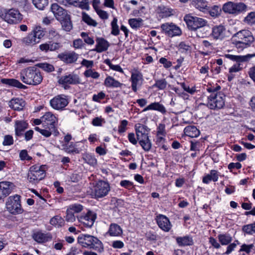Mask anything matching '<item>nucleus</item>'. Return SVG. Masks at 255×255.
Masks as SVG:
<instances>
[{
    "label": "nucleus",
    "mask_w": 255,
    "mask_h": 255,
    "mask_svg": "<svg viewBox=\"0 0 255 255\" xmlns=\"http://www.w3.org/2000/svg\"><path fill=\"white\" fill-rule=\"evenodd\" d=\"M19 79L25 84L37 86L42 82L43 76L40 70L35 65L21 70Z\"/></svg>",
    "instance_id": "obj_1"
},
{
    "label": "nucleus",
    "mask_w": 255,
    "mask_h": 255,
    "mask_svg": "<svg viewBox=\"0 0 255 255\" xmlns=\"http://www.w3.org/2000/svg\"><path fill=\"white\" fill-rule=\"evenodd\" d=\"M221 89L220 86L208 87L207 91L211 94L208 97L207 106L211 109H220L225 105V95L216 92Z\"/></svg>",
    "instance_id": "obj_2"
},
{
    "label": "nucleus",
    "mask_w": 255,
    "mask_h": 255,
    "mask_svg": "<svg viewBox=\"0 0 255 255\" xmlns=\"http://www.w3.org/2000/svg\"><path fill=\"white\" fill-rule=\"evenodd\" d=\"M78 243L83 247L93 249L99 253L104 251L102 242L97 237L89 234H81L78 237Z\"/></svg>",
    "instance_id": "obj_3"
},
{
    "label": "nucleus",
    "mask_w": 255,
    "mask_h": 255,
    "mask_svg": "<svg viewBox=\"0 0 255 255\" xmlns=\"http://www.w3.org/2000/svg\"><path fill=\"white\" fill-rule=\"evenodd\" d=\"M46 165L31 166L27 174L28 182L33 185H36L46 176Z\"/></svg>",
    "instance_id": "obj_4"
},
{
    "label": "nucleus",
    "mask_w": 255,
    "mask_h": 255,
    "mask_svg": "<svg viewBox=\"0 0 255 255\" xmlns=\"http://www.w3.org/2000/svg\"><path fill=\"white\" fill-rule=\"evenodd\" d=\"M184 20L188 28L192 31L197 30L207 24V21L206 19L193 16L191 14L185 15L184 17Z\"/></svg>",
    "instance_id": "obj_5"
},
{
    "label": "nucleus",
    "mask_w": 255,
    "mask_h": 255,
    "mask_svg": "<svg viewBox=\"0 0 255 255\" xmlns=\"http://www.w3.org/2000/svg\"><path fill=\"white\" fill-rule=\"evenodd\" d=\"M7 210L13 215L21 214L23 212L20 204V196L18 195L10 196L6 203Z\"/></svg>",
    "instance_id": "obj_6"
},
{
    "label": "nucleus",
    "mask_w": 255,
    "mask_h": 255,
    "mask_svg": "<svg viewBox=\"0 0 255 255\" xmlns=\"http://www.w3.org/2000/svg\"><path fill=\"white\" fill-rule=\"evenodd\" d=\"M110 190L109 184L106 181L100 180L94 187L93 193L97 198L106 196Z\"/></svg>",
    "instance_id": "obj_7"
},
{
    "label": "nucleus",
    "mask_w": 255,
    "mask_h": 255,
    "mask_svg": "<svg viewBox=\"0 0 255 255\" xmlns=\"http://www.w3.org/2000/svg\"><path fill=\"white\" fill-rule=\"evenodd\" d=\"M79 222L86 228H91L97 218V214L94 212L88 211L77 217Z\"/></svg>",
    "instance_id": "obj_8"
},
{
    "label": "nucleus",
    "mask_w": 255,
    "mask_h": 255,
    "mask_svg": "<svg viewBox=\"0 0 255 255\" xmlns=\"http://www.w3.org/2000/svg\"><path fill=\"white\" fill-rule=\"evenodd\" d=\"M3 16V19L9 24H17L22 19V16L18 10L10 9L6 11Z\"/></svg>",
    "instance_id": "obj_9"
},
{
    "label": "nucleus",
    "mask_w": 255,
    "mask_h": 255,
    "mask_svg": "<svg viewBox=\"0 0 255 255\" xmlns=\"http://www.w3.org/2000/svg\"><path fill=\"white\" fill-rule=\"evenodd\" d=\"M232 39L244 42L245 44H251L254 41V37L250 30L243 29L235 33Z\"/></svg>",
    "instance_id": "obj_10"
},
{
    "label": "nucleus",
    "mask_w": 255,
    "mask_h": 255,
    "mask_svg": "<svg viewBox=\"0 0 255 255\" xmlns=\"http://www.w3.org/2000/svg\"><path fill=\"white\" fill-rule=\"evenodd\" d=\"M131 87L132 91L136 93L142 85L143 81L142 75L137 70H133L131 71Z\"/></svg>",
    "instance_id": "obj_11"
},
{
    "label": "nucleus",
    "mask_w": 255,
    "mask_h": 255,
    "mask_svg": "<svg viewBox=\"0 0 255 255\" xmlns=\"http://www.w3.org/2000/svg\"><path fill=\"white\" fill-rule=\"evenodd\" d=\"M162 30L168 36L173 37L180 35L182 33L181 29L173 23H165L161 25Z\"/></svg>",
    "instance_id": "obj_12"
},
{
    "label": "nucleus",
    "mask_w": 255,
    "mask_h": 255,
    "mask_svg": "<svg viewBox=\"0 0 255 255\" xmlns=\"http://www.w3.org/2000/svg\"><path fill=\"white\" fill-rule=\"evenodd\" d=\"M51 106L57 110H62L69 103L66 96L64 95H58L50 101Z\"/></svg>",
    "instance_id": "obj_13"
},
{
    "label": "nucleus",
    "mask_w": 255,
    "mask_h": 255,
    "mask_svg": "<svg viewBox=\"0 0 255 255\" xmlns=\"http://www.w3.org/2000/svg\"><path fill=\"white\" fill-rule=\"evenodd\" d=\"M59 84L63 85L64 88L69 85H77L80 83V79L78 75L75 74L62 76L58 80Z\"/></svg>",
    "instance_id": "obj_14"
},
{
    "label": "nucleus",
    "mask_w": 255,
    "mask_h": 255,
    "mask_svg": "<svg viewBox=\"0 0 255 255\" xmlns=\"http://www.w3.org/2000/svg\"><path fill=\"white\" fill-rule=\"evenodd\" d=\"M79 57V55L74 51L64 52L59 54L57 58L64 63L69 64L75 63Z\"/></svg>",
    "instance_id": "obj_15"
},
{
    "label": "nucleus",
    "mask_w": 255,
    "mask_h": 255,
    "mask_svg": "<svg viewBox=\"0 0 255 255\" xmlns=\"http://www.w3.org/2000/svg\"><path fill=\"white\" fill-rule=\"evenodd\" d=\"M42 120L45 126L48 128L51 129H55V124L57 122V119L54 115L50 112H47L42 117Z\"/></svg>",
    "instance_id": "obj_16"
},
{
    "label": "nucleus",
    "mask_w": 255,
    "mask_h": 255,
    "mask_svg": "<svg viewBox=\"0 0 255 255\" xmlns=\"http://www.w3.org/2000/svg\"><path fill=\"white\" fill-rule=\"evenodd\" d=\"M156 221L158 227L165 232H168L171 228L172 225L169 220L165 215L160 214L157 216Z\"/></svg>",
    "instance_id": "obj_17"
},
{
    "label": "nucleus",
    "mask_w": 255,
    "mask_h": 255,
    "mask_svg": "<svg viewBox=\"0 0 255 255\" xmlns=\"http://www.w3.org/2000/svg\"><path fill=\"white\" fill-rule=\"evenodd\" d=\"M12 184L8 181L0 182V200L3 199L11 193Z\"/></svg>",
    "instance_id": "obj_18"
},
{
    "label": "nucleus",
    "mask_w": 255,
    "mask_h": 255,
    "mask_svg": "<svg viewBox=\"0 0 255 255\" xmlns=\"http://www.w3.org/2000/svg\"><path fill=\"white\" fill-rule=\"evenodd\" d=\"M50 8L51 11L58 20L63 18L64 16H65L66 14H68L66 10L56 3L52 4Z\"/></svg>",
    "instance_id": "obj_19"
},
{
    "label": "nucleus",
    "mask_w": 255,
    "mask_h": 255,
    "mask_svg": "<svg viewBox=\"0 0 255 255\" xmlns=\"http://www.w3.org/2000/svg\"><path fill=\"white\" fill-rule=\"evenodd\" d=\"M8 105L13 110L20 111L25 107V102L22 99L13 98L9 102Z\"/></svg>",
    "instance_id": "obj_20"
},
{
    "label": "nucleus",
    "mask_w": 255,
    "mask_h": 255,
    "mask_svg": "<svg viewBox=\"0 0 255 255\" xmlns=\"http://www.w3.org/2000/svg\"><path fill=\"white\" fill-rule=\"evenodd\" d=\"M0 82L3 84L20 89H26L27 88L26 86L22 84L18 80L15 79L2 78L0 80Z\"/></svg>",
    "instance_id": "obj_21"
},
{
    "label": "nucleus",
    "mask_w": 255,
    "mask_h": 255,
    "mask_svg": "<svg viewBox=\"0 0 255 255\" xmlns=\"http://www.w3.org/2000/svg\"><path fill=\"white\" fill-rule=\"evenodd\" d=\"M32 237L33 239L38 243H44L52 239V236L50 233L45 234L41 232L34 233Z\"/></svg>",
    "instance_id": "obj_22"
},
{
    "label": "nucleus",
    "mask_w": 255,
    "mask_h": 255,
    "mask_svg": "<svg viewBox=\"0 0 255 255\" xmlns=\"http://www.w3.org/2000/svg\"><path fill=\"white\" fill-rule=\"evenodd\" d=\"M137 138L148 135L150 129L145 125L136 124L134 126Z\"/></svg>",
    "instance_id": "obj_23"
},
{
    "label": "nucleus",
    "mask_w": 255,
    "mask_h": 255,
    "mask_svg": "<svg viewBox=\"0 0 255 255\" xmlns=\"http://www.w3.org/2000/svg\"><path fill=\"white\" fill-rule=\"evenodd\" d=\"M191 3L196 9L204 13L209 9V3L206 0H192Z\"/></svg>",
    "instance_id": "obj_24"
},
{
    "label": "nucleus",
    "mask_w": 255,
    "mask_h": 255,
    "mask_svg": "<svg viewBox=\"0 0 255 255\" xmlns=\"http://www.w3.org/2000/svg\"><path fill=\"white\" fill-rule=\"evenodd\" d=\"M149 110L157 111L162 114H164L166 113L165 107L162 104L158 102L151 103L142 110V112Z\"/></svg>",
    "instance_id": "obj_25"
},
{
    "label": "nucleus",
    "mask_w": 255,
    "mask_h": 255,
    "mask_svg": "<svg viewBox=\"0 0 255 255\" xmlns=\"http://www.w3.org/2000/svg\"><path fill=\"white\" fill-rule=\"evenodd\" d=\"M212 35L215 39H222L225 36V28L222 25L214 27L212 29Z\"/></svg>",
    "instance_id": "obj_26"
},
{
    "label": "nucleus",
    "mask_w": 255,
    "mask_h": 255,
    "mask_svg": "<svg viewBox=\"0 0 255 255\" xmlns=\"http://www.w3.org/2000/svg\"><path fill=\"white\" fill-rule=\"evenodd\" d=\"M96 42L97 44L96 45V48L94 49V51L98 53L106 51L109 46L108 42L103 38H97Z\"/></svg>",
    "instance_id": "obj_27"
},
{
    "label": "nucleus",
    "mask_w": 255,
    "mask_h": 255,
    "mask_svg": "<svg viewBox=\"0 0 255 255\" xmlns=\"http://www.w3.org/2000/svg\"><path fill=\"white\" fill-rule=\"evenodd\" d=\"M66 1L69 5L80 7L82 9L88 10L89 8V0H66Z\"/></svg>",
    "instance_id": "obj_28"
},
{
    "label": "nucleus",
    "mask_w": 255,
    "mask_h": 255,
    "mask_svg": "<svg viewBox=\"0 0 255 255\" xmlns=\"http://www.w3.org/2000/svg\"><path fill=\"white\" fill-rule=\"evenodd\" d=\"M28 124L23 121H16L15 123V135L20 136L23 135L24 131L27 128Z\"/></svg>",
    "instance_id": "obj_29"
},
{
    "label": "nucleus",
    "mask_w": 255,
    "mask_h": 255,
    "mask_svg": "<svg viewBox=\"0 0 255 255\" xmlns=\"http://www.w3.org/2000/svg\"><path fill=\"white\" fill-rule=\"evenodd\" d=\"M61 24L62 29L66 31H70L73 28L70 15L68 13L63 18L58 20Z\"/></svg>",
    "instance_id": "obj_30"
},
{
    "label": "nucleus",
    "mask_w": 255,
    "mask_h": 255,
    "mask_svg": "<svg viewBox=\"0 0 255 255\" xmlns=\"http://www.w3.org/2000/svg\"><path fill=\"white\" fill-rule=\"evenodd\" d=\"M138 141L142 148L146 152L149 151L152 146V143L149 136H144L137 138Z\"/></svg>",
    "instance_id": "obj_31"
},
{
    "label": "nucleus",
    "mask_w": 255,
    "mask_h": 255,
    "mask_svg": "<svg viewBox=\"0 0 255 255\" xmlns=\"http://www.w3.org/2000/svg\"><path fill=\"white\" fill-rule=\"evenodd\" d=\"M184 134L190 137H197L200 135V130L194 126H189L185 128Z\"/></svg>",
    "instance_id": "obj_32"
},
{
    "label": "nucleus",
    "mask_w": 255,
    "mask_h": 255,
    "mask_svg": "<svg viewBox=\"0 0 255 255\" xmlns=\"http://www.w3.org/2000/svg\"><path fill=\"white\" fill-rule=\"evenodd\" d=\"M63 149L68 153L78 154L81 150L77 147L76 143L73 142L64 143L62 145Z\"/></svg>",
    "instance_id": "obj_33"
},
{
    "label": "nucleus",
    "mask_w": 255,
    "mask_h": 255,
    "mask_svg": "<svg viewBox=\"0 0 255 255\" xmlns=\"http://www.w3.org/2000/svg\"><path fill=\"white\" fill-rule=\"evenodd\" d=\"M122 233V229L121 227L117 224L113 223L110 226L107 234L110 236H119Z\"/></svg>",
    "instance_id": "obj_34"
},
{
    "label": "nucleus",
    "mask_w": 255,
    "mask_h": 255,
    "mask_svg": "<svg viewBox=\"0 0 255 255\" xmlns=\"http://www.w3.org/2000/svg\"><path fill=\"white\" fill-rule=\"evenodd\" d=\"M219 178V173L216 170H211L210 174L205 176L203 178V182L208 184L211 181H217Z\"/></svg>",
    "instance_id": "obj_35"
},
{
    "label": "nucleus",
    "mask_w": 255,
    "mask_h": 255,
    "mask_svg": "<svg viewBox=\"0 0 255 255\" xmlns=\"http://www.w3.org/2000/svg\"><path fill=\"white\" fill-rule=\"evenodd\" d=\"M176 241L180 246H191L193 244L192 238L189 236L177 237Z\"/></svg>",
    "instance_id": "obj_36"
},
{
    "label": "nucleus",
    "mask_w": 255,
    "mask_h": 255,
    "mask_svg": "<svg viewBox=\"0 0 255 255\" xmlns=\"http://www.w3.org/2000/svg\"><path fill=\"white\" fill-rule=\"evenodd\" d=\"M218 239L221 245L223 246L228 245L232 241V237L230 234H222L218 236Z\"/></svg>",
    "instance_id": "obj_37"
},
{
    "label": "nucleus",
    "mask_w": 255,
    "mask_h": 255,
    "mask_svg": "<svg viewBox=\"0 0 255 255\" xmlns=\"http://www.w3.org/2000/svg\"><path fill=\"white\" fill-rule=\"evenodd\" d=\"M105 85L107 87L117 88L120 87L121 84L111 76L107 77L104 82Z\"/></svg>",
    "instance_id": "obj_38"
},
{
    "label": "nucleus",
    "mask_w": 255,
    "mask_h": 255,
    "mask_svg": "<svg viewBox=\"0 0 255 255\" xmlns=\"http://www.w3.org/2000/svg\"><path fill=\"white\" fill-rule=\"evenodd\" d=\"M84 161L91 166H94L97 164V160L95 156L90 153H85L83 155Z\"/></svg>",
    "instance_id": "obj_39"
},
{
    "label": "nucleus",
    "mask_w": 255,
    "mask_h": 255,
    "mask_svg": "<svg viewBox=\"0 0 255 255\" xmlns=\"http://www.w3.org/2000/svg\"><path fill=\"white\" fill-rule=\"evenodd\" d=\"M22 42L27 45H34L38 43V40H36L32 32H31L26 37L23 38Z\"/></svg>",
    "instance_id": "obj_40"
},
{
    "label": "nucleus",
    "mask_w": 255,
    "mask_h": 255,
    "mask_svg": "<svg viewBox=\"0 0 255 255\" xmlns=\"http://www.w3.org/2000/svg\"><path fill=\"white\" fill-rule=\"evenodd\" d=\"M222 9L226 13L235 14V3L232 1L227 2L223 5Z\"/></svg>",
    "instance_id": "obj_41"
},
{
    "label": "nucleus",
    "mask_w": 255,
    "mask_h": 255,
    "mask_svg": "<svg viewBox=\"0 0 255 255\" xmlns=\"http://www.w3.org/2000/svg\"><path fill=\"white\" fill-rule=\"evenodd\" d=\"M244 22L249 25L255 24V11L249 13L243 20Z\"/></svg>",
    "instance_id": "obj_42"
},
{
    "label": "nucleus",
    "mask_w": 255,
    "mask_h": 255,
    "mask_svg": "<svg viewBox=\"0 0 255 255\" xmlns=\"http://www.w3.org/2000/svg\"><path fill=\"white\" fill-rule=\"evenodd\" d=\"M242 231L246 234L252 235L255 233V222L243 226Z\"/></svg>",
    "instance_id": "obj_43"
},
{
    "label": "nucleus",
    "mask_w": 255,
    "mask_h": 255,
    "mask_svg": "<svg viewBox=\"0 0 255 255\" xmlns=\"http://www.w3.org/2000/svg\"><path fill=\"white\" fill-rule=\"evenodd\" d=\"M37 67H39L45 72H51L55 70L54 67L53 65L47 63H40L36 65Z\"/></svg>",
    "instance_id": "obj_44"
},
{
    "label": "nucleus",
    "mask_w": 255,
    "mask_h": 255,
    "mask_svg": "<svg viewBox=\"0 0 255 255\" xmlns=\"http://www.w3.org/2000/svg\"><path fill=\"white\" fill-rule=\"evenodd\" d=\"M221 12V8L219 6L214 5L211 7L209 6V9L207 10V12L212 17H217L220 14Z\"/></svg>",
    "instance_id": "obj_45"
},
{
    "label": "nucleus",
    "mask_w": 255,
    "mask_h": 255,
    "mask_svg": "<svg viewBox=\"0 0 255 255\" xmlns=\"http://www.w3.org/2000/svg\"><path fill=\"white\" fill-rule=\"evenodd\" d=\"M143 20L140 18H131L128 20V23L131 28L137 29L142 25Z\"/></svg>",
    "instance_id": "obj_46"
},
{
    "label": "nucleus",
    "mask_w": 255,
    "mask_h": 255,
    "mask_svg": "<svg viewBox=\"0 0 255 255\" xmlns=\"http://www.w3.org/2000/svg\"><path fill=\"white\" fill-rule=\"evenodd\" d=\"M50 223L53 226L62 227L64 224V221L61 217L56 216L51 219Z\"/></svg>",
    "instance_id": "obj_47"
},
{
    "label": "nucleus",
    "mask_w": 255,
    "mask_h": 255,
    "mask_svg": "<svg viewBox=\"0 0 255 255\" xmlns=\"http://www.w3.org/2000/svg\"><path fill=\"white\" fill-rule=\"evenodd\" d=\"M82 20L89 25L96 26L97 25V22L85 12H82Z\"/></svg>",
    "instance_id": "obj_48"
},
{
    "label": "nucleus",
    "mask_w": 255,
    "mask_h": 255,
    "mask_svg": "<svg viewBox=\"0 0 255 255\" xmlns=\"http://www.w3.org/2000/svg\"><path fill=\"white\" fill-rule=\"evenodd\" d=\"M32 33H33L35 37L37 40L39 41V40L43 37L45 35V32L43 28L40 26L36 27L33 30Z\"/></svg>",
    "instance_id": "obj_49"
},
{
    "label": "nucleus",
    "mask_w": 255,
    "mask_h": 255,
    "mask_svg": "<svg viewBox=\"0 0 255 255\" xmlns=\"http://www.w3.org/2000/svg\"><path fill=\"white\" fill-rule=\"evenodd\" d=\"M32 3L35 6L40 10H43L48 5V0H32Z\"/></svg>",
    "instance_id": "obj_50"
},
{
    "label": "nucleus",
    "mask_w": 255,
    "mask_h": 255,
    "mask_svg": "<svg viewBox=\"0 0 255 255\" xmlns=\"http://www.w3.org/2000/svg\"><path fill=\"white\" fill-rule=\"evenodd\" d=\"M247 9V5L242 2L235 3V14H238L240 12L246 11Z\"/></svg>",
    "instance_id": "obj_51"
},
{
    "label": "nucleus",
    "mask_w": 255,
    "mask_h": 255,
    "mask_svg": "<svg viewBox=\"0 0 255 255\" xmlns=\"http://www.w3.org/2000/svg\"><path fill=\"white\" fill-rule=\"evenodd\" d=\"M226 58H228L232 61H236L237 62H243L246 60V57L242 56H237L232 54H225Z\"/></svg>",
    "instance_id": "obj_52"
},
{
    "label": "nucleus",
    "mask_w": 255,
    "mask_h": 255,
    "mask_svg": "<svg viewBox=\"0 0 255 255\" xmlns=\"http://www.w3.org/2000/svg\"><path fill=\"white\" fill-rule=\"evenodd\" d=\"M254 244L247 245L244 244L241 246L239 252H244L247 254H249L251 252L252 250L254 249Z\"/></svg>",
    "instance_id": "obj_53"
},
{
    "label": "nucleus",
    "mask_w": 255,
    "mask_h": 255,
    "mask_svg": "<svg viewBox=\"0 0 255 255\" xmlns=\"http://www.w3.org/2000/svg\"><path fill=\"white\" fill-rule=\"evenodd\" d=\"M104 63L105 64H106L107 65H108L110 67V69H111L113 70L116 71H119V72H122V73L123 72V69L121 68V67L119 65H113L111 62V61L109 59H107L105 60Z\"/></svg>",
    "instance_id": "obj_54"
},
{
    "label": "nucleus",
    "mask_w": 255,
    "mask_h": 255,
    "mask_svg": "<svg viewBox=\"0 0 255 255\" xmlns=\"http://www.w3.org/2000/svg\"><path fill=\"white\" fill-rule=\"evenodd\" d=\"M49 39L52 41L57 40L61 37V35L54 29H51L48 33Z\"/></svg>",
    "instance_id": "obj_55"
},
{
    "label": "nucleus",
    "mask_w": 255,
    "mask_h": 255,
    "mask_svg": "<svg viewBox=\"0 0 255 255\" xmlns=\"http://www.w3.org/2000/svg\"><path fill=\"white\" fill-rule=\"evenodd\" d=\"M84 75L86 77H92L95 79H98L100 76V74L98 72H94L91 69L86 70Z\"/></svg>",
    "instance_id": "obj_56"
},
{
    "label": "nucleus",
    "mask_w": 255,
    "mask_h": 255,
    "mask_svg": "<svg viewBox=\"0 0 255 255\" xmlns=\"http://www.w3.org/2000/svg\"><path fill=\"white\" fill-rule=\"evenodd\" d=\"M111 25L112 27L111 33L114 35H118L119 34V29L117 24V19L116 18H114L112 21Z\"/></svg>",
    "instance_id": "obj_57"
},
{
    "label": "nucleus",
    "mask_w": 255,
    "mask_h": 255,
    "mask_svg": "<svg viewBox=\"0 0 255 255\" xmlns=\"http://www.w3.org/2000/svg\"><path fill=\"white\" fill-rule=\"evenodd\" d=\"M239 244L240 243L238 241H236L233 243L229 244L227 248V250L225 253V254L227 255H230L233 251L235 250V249L237 247V245Z\"/></svg>",
    "instance_id": "obj_58"
},
{
    "label": "nucleus",
    "mask_w": 255,
    "mask_h": 255,
    "mask_svg": "<svg viewBox=\"0 0 255 255\" xmlns=\"http://www.w3.org/2000/svg\"><path fill=\"white\" fill-rule=\"evenodd\" d=\"M81 36L84 39L85 43L89 45H93L94 43V40L92 37H89L88 33L82 32L81 33Z\"/></svg>",
    "instance_id": "obj_59"
},
{
    "label": "nucleus",
    "mask_w": 255,
    "mask_h": 255,
    "mask_svg": "<svg viewBox=\"0 0 255 255\" xmlns=\"http://www.w3.org/2000/svg\"><path fill=\"white\" fill-rule=\"evenodd\" d=\"M49 51H54L59 49L62 47V44L60 42H54L52 41L49 42Z\"/></svg>",
    "instance_id": "obj_60"
},
{
    "label": "nucleus",
    "mask_w": 255,
    "mask_h": 255,
    "mask_svg": "<svg viewBox=\"0 0 255 255\" xmlns=\"http://www.w3.org/2000/svg\"><path fill=\"white\" fill-rule=\"evenodd\" d=\"M66 216L65 217V220L67 222H73L75 221V216L74 215V213L72 212V211L69 209H68L66 211Z\"/></svg>",
    "instance_id": "obj_61"
},
{
    "label": "nucleus",
    "mask_w": 255,
    "mask_h": 255,
    "mask_svg": "<svg viewBox=\"0 0 255 255\" xmlns=\"http://www.w3.org/2000/svg\"><path fill=\"white\" fill-rule=\"evenodd\" d=\"M166 85L167 82L165 79H164L156 81L154 86L157 87L160 90H163L166 88Z\"/></svg>",
    "instance_id": "obj_62"
},
{
    "label": "nucleus",
    "mask_w": 255,
    "mask_h": 255,
    "mask_svg": "<svg viewBox=\"0 0 255 255\" xmlns=\"http://www.w3.org/2000/svg\"><path fill=\"white\" fill-rule=\"evenodd\" d=\"M232 40L233 43L236 46V47L237 48L240 49L241 50L248 47L251 44H249V43H246V44H245L244 43H242L243 42L241 41L235 40H233V39H232Z\"/></svg>",
    "instance_id": "obj_63"
},
{
    "label": "nucleus",
    "mask_w": 255,
    "mask_h": 255,
    "mask_svg": "<svg viewBox=\"0 0 255 255\" xmlns=\"http://www.w3.org/2000/svg\"><path fill=\"white\" fill-rule=\"evenodd\" d=\"M179 50L182 53L191 50V47L184 42H181L178 45Z\"/></svg>",
    "instance_id": "obj_64"
}]
</instances>
